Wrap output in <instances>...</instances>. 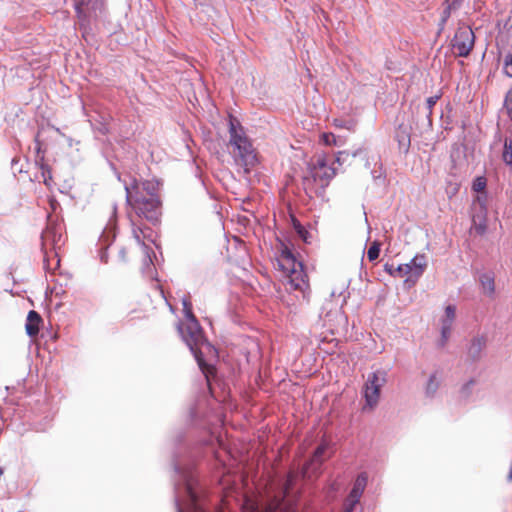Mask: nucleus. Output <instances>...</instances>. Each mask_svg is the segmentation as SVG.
Here are the masks:
<instances>
[{
	"label": "nucleus",
	"mask_w": 512,
	"mask_h": 512,
	"mask_svg": "<svg viewBox=\"0 0 512 512\" xmlns=\"http://www.w3.org/2000/svg\"><path fill=\"white\" fill-rule=\"evenodd\" d=\"M44 268H45L46 270H51V268H50V263H49V258H48V256H47V255H45V257H44Z\"/></svg>",
	"instance_id": "37998d69"
},
{
	"label": "nucleus",
	"mask_w": 512,
	"mask_h": 512,
	"mask_svg": "<svg viewBox=\"0 0 512 512\" xmlns=\"http://www.w3.org/2000/svg\"><path fill=\"white\" fill-rule=\"evenodd\" d=\"M472 188L475 192L477 193H483L485 192V188H486V179L484 177H477L474 181H473V185H472Z\"/></svg>",
	"instance_id": "2f4dec72"
},
{
	"label": "nucleus",
	"mask_w": 512,
	"mask_h": 512,
	"mask_svg": "<svg viewBox=\"0 0 512 512\" xmlns=\"http://www.w3.org/2000/svg\"><path fill=\"white\" fill-rule=\"evenodd\" d=\"M427 266V260L425 255L417 254L410 262L406 264H400L396 267V272H399V277H405V282H411L414 284L419 277L424 273Z\"/></svg>",
	"instance_id": "9d476101"
},
{
	"label": "nucleus",
	"mask_w": 512,
	"mask_h": 512,
	"mask_svg": "<svg viewBox=\"0 0 512 512\" xmlns=\"http://www.w3.org/2000/svg\"><path fill=\"white\" fill-rule=\"evenodd\" d=\"M328 448V444L323 442L321 443L313 453L311 459L304 465L303 468V476L311 477L312 475H316L322 463L325 461L324 454L326 453Z\"/></svg>",
	"instance_id": "ddd939ff"
},
{
	"label": "nucleus",
	"mask_w": 512,
	"mask_h": 512,
	"mask_svg": "<svg viewBox=\"0 0 512 512\" xmlns=\"http://www.w3.org/2000/svg\"><path fill=\"white\" fill-rule=\"evenodd\" d=\"M35 150L37 152V160L36 162L38 163L39 162V165H40V172H41V176H42V179H43V182L46 186H50L51 184V181H52V175H51V171H50V168L47 164H45L43 162L44 160V156H40V153H41V146H42V143L39 139V133L35 136Z\"/></svg>",
	"instance_id": "dca6fc26"
},
{
	"label": "nucleus",
	"mask_w": 512,
	"mask_h": 512,
	"mask_svg": "<svg viewBox=\"0 0 512 512\" xmlns=\"http://www.w3.org/2000/svg\"><path fill=\"white\" fill-rule=\"evenodd\" d=\"M146 230H147L146 228H141V227H138L135 224H133V229H132L133 237L135 238V240L137 241L138 244H141L144 247L145 253H146L147 257L149 258V261L151 262V258H150L149 251H148L149 249L144 244V242L142 241V238H141V236H143L144 238L147 237Z\"/></svg>",
	"instance_id": "393cba45"
},
{
	"label": "nucleus",
	"mask_w": 512,
	"mask_h": 512,
	"mask_svg": "<svg viewBox=\"0 0 512 512\" xmlns=\"http://www.w3.org/2000/svg\"><path fill=\"white\" fill-rule=\"evenodd\" d=\"M119 256L121 257V259H122L123 261H125V260H126V251H125V249H124V248H122V249L119 251Z\"/></svg>",
	"instance_id": "c03bdc74"
},
{
	"label": "nucleus",
	"mask_w": 512,
	"mask_h": 512,
	"mask_svg": "<svg viewBox=\"0 0 512 512\" xmlns=\"http://www.w3.org/2000/svg\"><path fill=\"white\" fill-rule=\"evenodd\" d=\"M42 246L51 245L56 251L63 243L62 225L59 223L50 222L46 229L41 234Z\"/></svg>",
	"instance_id": "f8f14e48"
},
{
	"label": "nucleus",
	"mask_w": 512,
	"mask_h": 512,
	"mask_svg": "<svg viewBox=\"0 0 512 512\" xmlns=\"http://www.w3.org/2000/svg\"><path fill=\"white\" fill-rule=\"evenodd\" d=\"M454 320L443 317L441 319V327L450 328L452 330Z\"/></svg>",
	"instance_id": "ea45409f"
},
{
	"label": "nucleus",
	"mask_w": 512,
	"mask_h": 512,
	"mask_svg": "<svg viewBox=\"0 0 512 512\" xmlns=\"http://www.w3.org/2000/svg\"><path fill=\"white\" fill-rule=\"evenodd\" d=\"M371 175H372V177H373V179H374L375 181L380 180V179H382V178L384 177V175H383V172H382V169H381V168H380L379 170H376V169H375V170H372V171H371Z\"/></svg>",
	"instance_id": "a19ab883"
},
{
	"label": "nucleus",
	"mask_w": 512,
	"mask_h": 512,
	"mask_svg": "<svg viewBox=\"0 0 512 512\" xmlns=\"http://www.w3.org/2000/svg\"><path fill=\"white\" fill-rule=\"evenodd\" d=\"M277 261L286 276L287 289L300 291L304 297L308 288V279L302 262L297 260L292 251L286 246L281 250Z\"/></svg>",
	"instance_id": "39448f33"
},
{
	"label": "nucleus",
	"mask_w": 512,
	"mask_h": 512,
	"mask_svg": "<svg viewBox=\"0 0 512 512\" xmlns=\"http://www.w3.org/2000/svg\"><path fill=\"white\" fill-rule=\"evenodd\" d=\"M183 311L186 317V323L178 326L179 333L186 343L200 369L204 372V356L202 349L210 348V344L204 337L203 330L192 312V305L186 298L182 299Z\"/></svg>",
	"instance_id": "f03ea898"
},
{
	"label": "nucleus",
	"mask_w": 512,
	"mask_h": 512,
	"mask_svg": "<svg viewBox=\"0 0 512 512\" xmlns=\"http://www.w3.org/2000/svg\"><path fill=\"white\" fill-rule=\"evenodd\" d=\"M475 43L473 30L466 25L459 26L452 40V48L459 57H467Z\"/></svg>",
	"instance_id": "1a4fd4ad"
},
{
	"label": "nucleus",
	"mask_w": 512,
	"mask_h": 512,
	"mask_svg": "<svg viewBox=\"0 0 512 512\" xmlns=\"http://www.w3.org/2000/svg\"><path fill=\"white\" fill-rule=\"evenodd\" d=\"M396 140L399 145V149L407 152L410 147V134L405 129H399L396 133Z\"/></svg>",
	"instance_id": "b1692460"
},
{
	"label": "nucleus",
	"mask_w": 512,
	"mask_h": 512,
	"mask_svg": "<svg viewBox=\"0 0 512 512\" xmlns=\"http://www.w3.org/2000/svg\"><path fill=\"white\" fill-rule=\"evenodd\" d=\"M380 254V243L377 241H374L368 251H367V258L369 261H374L379 257Z\"/></svg>",
	"instance_id": "c756f323"
},
{
	"label": "nucleus",
	"mask_w": 512,
	"mask_h": 512,
	"mask_svg": "<svg viewBox=\"0 0 512 512\" xmlns=\"http://www.w3.org/2000/svg\"><path fill=\"white\" fill-rule=\"evenodd\" d=\"M334 126L336 128H340V129H346L348 131H354L355 127H356V121L352 118H348V119H335L334 122H333Z\"/></svg>",
	"instance_id": "bb28decb"
},
{
	"label": "nucleus",
	"mask_w": 512,
	"mask_h": 512,
	"mask_svg": "<svg viewBox=\"0 0 512 512\" xmlns=\"http://www.w3.org/2000/svg\"><path fill=\"white\" fill-rule=\"evenodd\" d=\"M384 270L393 277H399V272H396V267L393 264L386 263Z\"/></svg>",
	"instance_id": "58836bf2"
},
{
	"label": "nucleus",
	"mask_w": 512,
	"mask_h": 512,
	"mask_svg": "<svg viewBox=\"0 0 512 512\" xmlns=\"http://www.w3.org/2000/svg\"><path fill=\"white\" fill-rule=\"evenodd\" d=\"M190 418L193 421L197 416V409L196 407H191L189 412Z\"/></svg>",
	"instance_id": "79ce46f5"
},
{
	"label": "nucleus",
	"mask_w": 512,
	"mask_h": 512,
	"mask_svg": "<svg viewBox=\"0 0 512 512\" xmlns=\"http://www.w3.org/2000/svg\"><path fill=\"white\" fill-rule=\"evenodd\" d=\"M453 4L454 3L448 4L447 7H445L444 10L442 11L441 19H440V23H439L440 29L444 28V25L446 24L447 20L451 16V10H452Z\"/></svg>",
	"instance_id": "72a5a7b5"
},
{
	"label": "nucleus",
	"mask_w": 512,
	"mask_h": 512,
	"mask_svg": "<svg viewBox=\"0 0 512 512\" xmlns=\"http://www.w3.org/2000/svg\"><path fill=\"white\" fill-rule=\"evenodd\" d=\"M473 210H488L487 209V194L486 192L478 193L473 203Z\"/></svg>",
	"instance_id": "c85d7f7f"
},
{
	"label": "nucleus",
	"mask_w": 512,
	"mask_h": 512,
	"mask_svg": "<svg viewBox=\"0 0 512 512\" xmlns=\"http://www.w3.org/2000/svg\"><path fill=\"white\" fill-rule=\"evenodd\" d=\"M504 73L512 77V57L510 55H507L504 60Z\"/></svg>",
	"instance_id": "c9c22d12"
},
{
	"label": "nucleus",
	"mask_w": 512,
	"mask_h": 512,
	"mask_svg": "<svg viewBox=\"0 0 512 512\" xmlns=\"http://www.w3.org/2000/svg\"><path fill=\"white\" fill-rule=\"evenodd\" d=\"M59 263H60V260L57 258V259H56V265L58 266V265H59Z\"/></svg>",
	"instance_id": "a18cd8bd"
},
{
	"label": "nucleus",
	"mask_w": 512,
	"mask_h": 512,
	"mask_svg": "<svg viewBox=\"0 0 512 512\" xmlns=\"http://www.w3.org/2000/svg\"><path fill=\"white\" fill-rule=\"evenodd\" d=\"M439 98H440L439 95H435V96L428 97L426 100V105H427V110H428L427 119L430 124H431V116H432L433 107L436 105Z\"/></svg>",
	"instance_id": "7c9ffc66"
},
{
	"label": "nucleus",
	"mask_w": 512,
	"mask_h": 512,
	"mask_svg": "<svg viewBox=\"0 0 512 512\" xmlns=\"http://www.w3.org/2000/svg\"><path fill=\"white\" fill-rule=\"evenodd\" d=\"M361 153H362V149L361 148H358V149L354 150L352 153H350L348 151H339L337 153V155H336L335 161L339 165H342V164H344L348 160L349 157L355 158L358 155H360Z\"/></svg>",
	"instance_id": "cd10ccee"
},
{
	"label": "nucleus",
	"mask_w": 512,
	"mask_h": 512,
	"mask_svg": "<svg viewBox=\"0 0 512 512\" xmlns=\"http://www.w3.org/2000/svg\"><path fill=\"white\" fill-rule=\"evenodd\" d=\"M114 240V236L110 239V236L106 234V232H103L99 239V244L101 245L100 248V260L103 263L108 262V253L107 248Z\"/></svg>",
	"instance_id": "5701e85b"
},
{
	"label": "nucleus",
	"mask_w": 512,
	"mask_h": 512,
	"mask_svg": "<svg viewBox=\"0 0 512 512\" xmlns=\"http://www.w3.org/2000/svg\"><path fill=\"white\" fill-rule=\"evenodd\" d=\"M509 55L512 57V52Z\"/></svg>",
	"instance_id": "49530a36"
},
{
	"label": "nucleus",
	"mask_w": 512,
	"mask_h": 512,
	"mask_svg": "<svg viewBox=\"0 0 512 512\" xmlns=\"http://www.w3.org/2000/svg\"><path fill=\"white\" fill-rule=\"evenodd\" d=\"M478 384V380L475 378H470L459 389V395L462 399L468 400L472 397L475 387Z\"/></svg>",
	"instance_id": "4be33fe9"
},
{
	"label": "nucleus",
	"mask_w": 512,
	"mask_h": 512,
	"mask_svg": "<svg viewBox=\"0 0 512 512\" xmlns=\"http://www.w3.org/2000/svg\"><path fill=\"white\" fill-rule=\"evenodd\" d=\"M488 210H473L472 228L479 235H483L487 230Z\"/></svg>",
	"instance_id": "f3484780"
},
{
	"label": "nucleus",
	"mask_w": 512,
	"mask_h": 512,
	"mask_svg": "<svg viewBox=\"0 0 512 512\" xmlns=\"http://www.w3.org/2000/svg\"><path fill=\"white\" fill-rule=\"evenodd\" d=\"M441 379L438 375V372H433L430 374L425 387H424V394L425 397L428 399L435 398L437 391L440 387Z\"/></svg>",
	"instance_id": "6ab92c4d"
},
{
	"label": "nucleus",
	"mask_w": 512,
	"mask_h": 512,
	"mask_svg": "<svg viewBox=\"0 0 512 512\" xmlns=\"http://www.w3.org/2000/svg\"><path fill=\"white\" fill-rule=\"evenodd\" d=\"M368 475L366 472H361L354 481L352 490L350 491L344 506L343 512H361L359 507L360 499L367 486Z\"/></svg>",
	"instance_id": "9b49d317"
},
{
	"label": "nucleus",
	"mask_w": 512,
	"mask_h": 512,
	"mask_svg": "<svg viewBox=\"0 0 512 512\" xmlns=\"http://www.w3.org/2000/svg\"><path fill=\"white\" fill-rule=\"evenodd\" d=\"M174 471L177 476L174 484L177 512H206L198 491V480L191 468L182 465L177 455L174 456Z\"/></svg>",
	"instance_id": "f257e3e1"
},
{
	"label": "nucleus",
	"mask_w": 512,
	"mask_h": 512,
	"mask_svg": "<svg viewBox=\"0 0 512 512\" xmlns=\"http://www.w3.org/2000/svg\"><path fill=\"white\" fill-rule=\"evenodd\" d=\"M159 181L155 179L151 180H145L141 182L140 184L135 182L130 190L134 194V196L138 195H144L146 198H152V197H159L158 196V190H159Z\"/></svg>",
	"instance_id": "4468645a"
},
{
	"label": "nucleus",
	"mask_w": 512,
	"mask_h": 512,
	"mask_svg": "<svg viewBox=\"0 0 512 512\" xmlns=\"http://www.w3.org/2000/svg\"><path fill=\"white\" fill-rule=\"evenodd\" d=\"M126 201L139 217H143L155 224L161 215V201L159 197L146 198L144 195L134 196L130 187L125 186Z\"/></svg>",
	"instance_id": "423d86ee"
},
{
	"label": "nucleus",
	"mask_w": 512,
	"mask_h": 512,
	"mask_svg": "<svg viewBox=\"0 0 512 512\" xmlns=\"http://www.w3.org/2000/svg\"><path fill=\"white\" fill-rule=\"evenodd\" d=\"M103 6L102 0H76L75 9L77 14L80 16L84 12V8H91L93 11L101 9Z\"/></svg>",
	"instance_id": "412c9836"
},
{
	"label": "nucleus",
	"mask_w": 512,
	"mask_h": 512,
	"mask_svg": "<svg viewBox=\"0 0 512 512\" xmlns=\"http://www.w3.org/2000/svg\"><path fill=\"white\" fill-rule=\"evenodd\" d=\"M487 344V338L484 335H477L472 338L468 347V357L472 361H478L481 358L482 352Z\"/></svg>",
	"instance_id": "2eb2a0df"
},
{
	"label": "nucleus",
	"mask_w": 512,
	"mask_h": 512,
	"mask_svg": "<svg viewBox=\"0 0 512 512\" xmlns=\"http://www.w3.org/2000/svg\"><path fill=\"white\" fill-rule=\"evenodd\" d=\"M41 321L42 319L36 311L31 310L28 312L25 329L30 337H34L39 333V324Z\"/></svg>",
	"instance_id": "a211bd4d"
},
{
	"label": "nucleus",
	"mask_w": 512,
	"mask_h": 512,
	"mask_svg": "<svg viewBox=\"0 0 512 512\" xmlns=\"http://www.w3.org/2000/svg\"><path fill=\"white\" fill-rule=\"evenodd\" d=\"M349 283L347 281H344L341 285L340 289H333L330 293L331 297L341 296L343 292L348 288Z\"/></svg>",
	"instance_id": "4c0bfd02"
},
{
	"label": "nucleus",
	"mask_w": 512,
	"mask_h": 512,
	"mask_svg": "<svg viewBox=\"0 0 512 512\" xmlns=\"http://www.w3.org/2000/svg\"><path fill=\"white\" fill-rule=\"evenodd\" d=\"M321 140L325 145H335L339 146L337 137L333 133H323L321 135Z\"/></svg>",
	"instance_id": "473e14b6"
},
{
	"label": "nucleus",
	"mask_w": 512,
	"mask_h": 512,
	"mask_svg": "<svg viewBox=\"0 0 512 512\" xmlns=\"http://www.w3.org/2000/svg\"><path fill=\"white\" fill-rule=\"evenodd\" d=\"M387 381L388 371L383 368H378L368 373L362 388V394L365 400L364 411L373 410L378 405L381 389L385 386Z\"/></svg>",
	"instance_id": "0eeeda50"
},
{
	"label": "nucleus",
	"mask_w": 512,
	"mask_h": 512,
	"mask_svg": "<svg viewBox=\"0 0 512 512\" xmlns=\"http://www.w3.org/2000/svg\"><path fill=\"white\" fill-rule=\"evenodd\" d=\"M335 175L336 171L328 165L326 156L319 155L310 168V177L305 178V185L308 186L313 182L317 186L314 193L322 194Z\"/></svg>",
	"instance_id": "6e6552de"
},
{
	"label": "nucleus",
	"mask_w": 512,
	"mask_h": 512,
	"mask_svg": "<svg viewBox=\"0 0 512 512\" xmlns=\"http://www.w3.org/2000/svg\"><path fill=\"white\" fill-rule=\"evenodd\" d=\"M502 159L512 169V138H506L504 141Z\"/></svg>",
	"instance_id": "a878e982"
},
{
	"label": "nucleus",
	"mask_w": 512,
	"mask_h": 512,
	"mask_svg": "<svg viewBox=\"0 0 512 512\" xmlns=\"http://www.w3.org/2000/svg\"><path fill=\"white\" fill-rule=\"evenodd\" d=\"M451 331L452 330L450 328L441 327V337L440 340L438 341V346L440 348H443L446 345L447 341L450 338Z\"/></svg>",
	"instance_id": "f704fd0d"
},
{
	"label": "nucleus",
	"mask_w": 512,
	"mask_h": 512,
	"mask_svg": "<svg viewBox=\"0 0 512 512\" xmlns=\"http://www.w3.org/2000/svg\"><path fill=\"white\" fill-rule=\"evenodd\" d=\"M479 282L485 295L492 296L495 293V277L492 272L482 273Z\"/></svg>",
	"instance_id": "aec40b11"
},
{
	"label": "nucleus",
	"mask_w": 512,
	"mask_h": 512,
	"mask_svg": "<svg viewBox=\"0 0 512 512\" xmlns=\"http://www.w3.org/2000/svg\"><path fill=\"white\" fill-rule=\"evenodd\" d=\"M229 136L230 153L236 164L242 167L245 173H249L258 163L257 154L244 128L232 117L229 121Z\"/></svg>",
	"instance_id": "7ed1b4c3"
},
{
	"label": "nucleus",
	"mask_w": 512,
	"mask_h": 512,
	"mask_svg": "<svg viewBox=\"0 0 512 512\" xmlns=\"http://www.w3.org/2000/svg\"><path fill=\"white\" fill-rule=\"evenodd\" d=\"M294 482V476L289 473L281 484L278 494L269 496L265 502L259 503L252 498L245 497L242 512H296L295 506L287 499L289 490Z\"/></svg>",
	"instance_id": "20e7f679"
},
{
	"label": "nucleus",
	"mask_w": 512,
	"mask_h": 512,
	"mask_svg": "<svg viewBox=\"0 0 512 512\" xmlns=\"http://www.w3.org/2000/svg\"><path fill=\"white\" fill-rule=\"evenodd\" d=\"M443 317L455 320V317H456V307L454 305L446 306L445 313H444Z\"/></svg>",
	"instance_id": "e433bc0d"
}]
</instances>
